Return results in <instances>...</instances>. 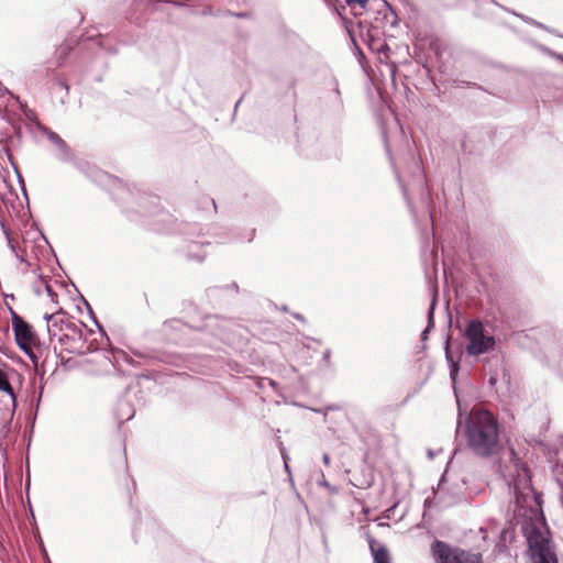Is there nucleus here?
Listing matches in <instances>:
<instances>
[{"label": "nucleus", "mask_w": 563, "mask_h": 563, "mask_svg": "<svg viewBox=\"0 0 563 563\" xmlns=\"http://www.w3.org/2000/svg\"><path fill=\"white\" fill-rule=\"evenodd\" d=\"M501 473L514 494V515L522 519V531L527 538L533 563H558L552 550L549 532L544 529L541 496L534 490L530 471L511 452Z\"/></svg>", "instance_id": "obj_1"}, {"label": "nucleus", "mask_w": 563, "mask_h": 563, "mask_svg": "<svg viewBox=\"0 0 563 563\" xmlns=\"http://www.w3.org/2000/svg\"><path fill=\"white\" fill-rule=\"evenodd\" d=\"M466 442L479 457H490L501 448L498 421L486 409L473 408L466 417Z\"/></svg>", "instance_id": "obj_2"}, {"label": "nucleus", "mask_w": 563, "mask_h": 563, "mask_svg": "<svg viewBox=\"0 0 563 563\" xmlns=\"http://www.w3.org/2000/svg\"><path fill=\"white\" fill-rule=\"evenodd\" d=\"M45 319L51 340L56 339L62 350L75 354H86L91 351L90 345L84 339L81 327L65 313H52L45 316Z\"/></svg>", "instance_id": "obj_3"}, {"label": "nucleus", "mask_w": 563, "mask_h": 563, "mask_svg": "<svg viewBox=\"0 0 563 563\" xmlns=\"http://www.w3.org/2000/svg\"><path fill=\"white\" fill-rule=\"evenodd\" d=\"M464 336L467 340L466 352L468 355L478 356L492 351L495 346V338L487 333L483 322L478 319L470 320Z\"/></svg>", "instance_id": "obj_4"}, {"label": "nucleus", "mask_w": 563, "mask_h": 563, "mask_svg": "<svg viewBox=\"0 0 563 563\" xmlns=\"http://www.w3.org/2000/svg\"><path fill=\"white\" fill-rule=\"evenodd\" d=\"M11 321L16 345L37 366L38 356L34 353L33 347L38 344V338L33 327L14 311L11 312Z\"/></svg>", "instance_id": "obj_5"}, {"label": "nucleus", "mask_w": 563, "mask_h": 563, "mask_svg": "<svg viewBox=\"0 0 563 563\" xmlns=\"http://www.w3.org/2000/svg\"><path fill=\"white\" fill-rule=\"evenodd\" d=\"M431 554L435 563H482L479 552L467 551L435 540L431 544Z\"/></svg>", "instance_id": "obj_6"}, {"label": "nucleus", "mask_w": 563, "mask_h": 563, "mask_svg": "<svg viewBox=\"0 0 563 563\" xmlns=\"http://www.w3.org/2000/svg\"><path fill=\"white\" fill-rule=\"evenodd\" d=\"M157 219H154L150 224L155 231L165 233H177L187 236L199 235L200 228L196 224H188L184 222H177V220L167 211L159 209L155 212Z\"/></svg>", "instance_id": "obj_7"}, {"label": "nucleus", "mask_w": 563, "mask_h": 563, "mask_svg": "<svg viewBox=\"0 0 563 563\" xmlns=\"http://www.w3.org/2000/svg\"><path fill=\"white\" fill-rule=\"evenodd\" d=\"M45 134L49 142L56 147V156L59 161L69 162L73 159L71 151L69 150L66 142L55 132L45 131Z\"/></svg>", "instance_id": "obj_8"}, {"label": "nucleus", "mask_w": 563, "mask_h": 563, "mask_svg": "<svg viewBox=\"0 0 563 563\" xmlns=\"http://www.w3.org/2000/svg\"><path fill=\"white\" fill-rule=\"evenodd\" d=\"M446 483H448V472H445L442 475V477L438 484V493L449 490V492H451V494L455 500L462 498L463 492H464L465 485H466L465 479L462 478L459 483H455L452 488H446V486H445Z\"/></svg>", "instance_id": "obj_9"}, {"label": "nucleus", "mask_w": 563, "mask_h": 563, "mask_svg": "<svg viewBox=\"0 0 563 563\" xmlns=\"http://www.w3.org/2000/svg\"><path fill=\"white\" fill-rule=\"evenodd\" d=\"M135 415V409L125 400L120 401L118 407V419L120 422L130 421Z\"/></svg>", "instance_id": "obj_10"}, {"label": "nucleus", "mask_w": 563, "mask_h": 563, "mask_svg": "<svg viewBox=\"0 0 563 563\" xmlns=\"http://www.w3.org/2000/svg\"><path fill=\"white\" fill-rule=\"evenodd\" d=\"M0 391L8 394L11 398L12 407L15 408V394L9 382L8 375L0 368Z\"/></svg>", "instance_id": "obj_11"}, {"label": "nucleus", "mask_w": 563, "mask_h": 563, "mask_svg": "<svg viewBox=\"0 0 563 563\" xmlns=\"http://www.w3.org/2000/svg\"><path fill=\"white\" fill-rule=\"evenodd\" d=\"M189 249H192V250H196L195 252H188L186 254V258L188 261H196V262H202L206 257V254L202 250V245L196 243V242H191L189 245H188Z\"/></svg>", "instance_id": "obj_12"}, {"label": "nucleus", "mask_w": 563, "mask_h": 563, "mask_svg": "<svg viewBox=\"0 0 563 563\" xmlns=\"http://www.w3.org/2000/svg\"><path fill=\"white\" fill-rule=\"evenodd\" d=\"M371 549L374 556V563H390L389 552L385 547H380L375 550L373 545H371Z\"/></svg>", "instance_id": "obj_13"}, {"label": "nucleus", "mask_w": 563, "mask_h": 563, "mask_svg": "<svg viewBox=\"0 0 563 563\" xmlns=\"http://www.w3.org/2000/svg\"><path fill=\"white\" fill-rule=\"evenodd\" d=\"M434 308H435V297H433V299L431 301V305L429 307V311H428V325H427V328L423 330V332L421 334L422 340H426L428 338L429 331L434 327V319H433Z\"/></svg>", "instance_id": "obj_14"}, {"label": "nucleus", "mask_w": 563, "mask_h": 563, "mask_svg": "<svg viewBox=\"0 0 563 563\" xmlns=\"http://www.w3.org/2000/svg\"><path fill=\"white\" fill-rule=\"evenodd\" d=\"M54 93H56L57 91H60L63 92V96L59 98V101L60 103H65V98L68 96V85L64 81V80H56L52 87Z\"/></svg>", "instance_id": "obj_15"}, {"label": "nucleus", "mask_w": 563, "mask_h": 563, "mask_svg": "<svg viewBox=\"0 0 563 563\" xmlns=\"http://www.w3.org/2000/svg\"><path fill=\"white\" fill-rule=\"evenodd\" d=\"M115 362L119 364V366L123 367V363L133 365V360L131 356H129L125 352H119L115 355ZM122 371L128 372V369L122 368Z\"/></svg>", "instance_id": "obj_16"}, {"label": "nucleus", "mask_w": 563, "mask_h": 563, "mask_svg": "<svg viewBox=\"0 0 563 563\" xmlns=\"http://www.w3.org/2000/svg\"><path fill=\"white\" fill-rule=\"evenodd\" d=\"M279 450H280V454H282V457H283V461H284V464H285V471L287 473H289L290 470H289L288 462H287L288 461V454L286 452V449L283 445V442H279Z\"/></svg>", "instance_id": "obj_17"}, {"label": "nucleus", "mask_w": 563, "mask_h": 563, "mask_svg": "<svg viewBox=\"0 0 563 563\" xmlns=\"http://www.w3.org/2000/svg\"><path fill=\"white\" fill-rule=\"evenodd\" d=\"M368 0H346V3L350 7L358 5L360 8L364 9L367 4Z\"/></svg>", "instance_id": "obj_18"}, {"label": "nucleus", "mask_w": 563, "mask_h": 563, "mask_svg": "<svg viewBox=\"0 0 563 563\" xmlns=\"http://www.w3.org/2000/svg\"><path fill=\"white\" fill-rule=\"evenodd\" d=\"M556 482H558V484L560 486V494L559 495H560V500H561V503L563 505V477H561V478L559 477L556 479Z\"/></svg>", "instance_id": "obj_19"}, {"label": "nucleus", "mask_w": 563, "mask_h": 563, "mask_svg": "<svg viewBox=\"0 0 563 563\" xmlns=\"http://www.w3.org/2000/svg\"><path fill=\"white\" fill-rule=\"evenodd\" d=\"M45 290L47 292V295L52 298V300L54 299V296H55V292L53 291L52 287L48 285V284H45Z\"/></svg>", "instance_id": "obj_20"}, {"label": "nucleus", "mask_w": 563, "mask_h": 563, "mask_svg": "<svg viewBox=\"0 0 563 563\" xmlns=\"http://www.w3.org/2000/svg\"><path fill=\"white\" fill-rule=\"evenodd\" d=\"M322 461L325 465H329L330 464V456L328 453H324L323 456H322Z\"/></svg>", "instance_id": "obj_21"}, {"label": "nucleus", "mask_w": 563, "mask_h": 563, "mask_svg": "<svg viewBox=\"0 0 563 563\" xmlns=\"http://www.w3.org/2000/svg\"><path fill=\"white\" fill-rule=\"evenodd\" d=\"M332 84H333L334 92L339 96L340 95V90H339L338 81L334 79Z\"/></svg>", "instance_id": "obj_22"}, {"label": "nucleus", "mask_w": 563, "mask_h": 563, "mask_svg": "<svg viewBox=\"0 0 563 563\" xmlns=\"http://www.w3.org/2000/svg\"><path fill=\"white\" fill-rule=\"evenodd\" d=\"M527 22L533 24V25H537L539 27H544L541 23L534 21V20H531V19H526Z\"/></svg>", "instance_id": "obj_23"}, {"label": "nucleus", "mask_w": 563, "mask_h": 563, "mask_svg": "<svg viewBox=\"0 0 563 563\" xmlns=\"http://www.w3.org/2000/svg\"><path fill=\"white\" fill-rule=\"evenodd\" d=\"M330 355H331L330 350L324 351V353H323V360H324L325 362H329V360H330Z\"/></svg>", "instance_id": "obj_24"}, {"label": "nucleus", "mask_w": 563, "mask_h": 563, "mask_svg": "<svg viewBox=\"0 0 563 563\" xmlns=\"http://www.w3.org/2000/svg\"><path fill=\"white\" fill-rule=\"evenodd\" d=\"M457 373V368L454 366L452 369H451V378L454 380L455 379V375Z\"/></svg>", "instance_id": "obj_25"}, {"label": "nucleus", "mask_w": 563, "mask_h": 563, "mask_svg": "<svg viewBox=\"0 0 563 563\" xmlns=\"http://www.w3.org/2000/svg\"><path fill=\"white\" fill-rule=\"evenodd\" d=\"M294 318H296L297 320L302 321V322L305 321L303 316H301L299 313H294Z\"/></svg>", "instance_id": "obj_26"}, {"label": "nucleus", "mask_w": 563, "mask_h": 563, "mask_svg": "<svg viewBox=\"0 0 563 563\" xmlns=\"http://www.w3.org/2000/svg\"><path fill=\"white\" fill-rule=\"evenodd\" d=\"M217 320H218V318H217V317H209V318H208V322H209V324H210V325H211V324H213V323H214V321H217Z\"/></svg>", "instance_id": "obj_27"}, {"label": "nucleus", "mask_w": 563, "mask_h": 563, "mask_svg": "<svg viewBox=\"0 0 563 563\" xmlns=\"http://www.w3.org/2000/svg\"><path fill=\"white\" fill-rule=\"evenodd\" d=\"M170 324H172L173 327H178V325H180V324H181V322H180L179 320H173V321L170 322Z\"/></svg>", "instance_id": "obj_28"}, {"label": "nucleus", "mask_w": 563, "mask_h": 563, "mask_svg": "<svg viewBox=\"0 0 563 563\" xmlns=\"http://www.w3.org/2000/svg\"><path fill=\"white\" fill-rule=\"evenodd\" d=\"M391 14L394 15V20L390 23L395 24L396 23V15H395L394 11H391Z\"/></svg>", "instance_id": "obj_29"}, {"label": "nucleus", "mask_w": 563, "mask_h": 563, "mask_svg": "<svg viewBox=\"0 0 563 563\" xmlns=\"http://www.w3.org/2000/svg\"><path fill=\"white\" fill-rule=\"evenodd\" d=\"M402 192H404V196L407 198V190L404 186H402Z\"/></svg>", "instance_id": "obj_30"}, {"label": "nucleus", "mask_w": 563, "mask_h": 563, "mask_svg": "<svg viewBox=\"0 0 563 563\" xmlns=\"http://www.w3.org/2000/svg\"><path fill=\"white\" fill-rule=\"evenodd\" d=\"M18 257H19V260H20L21 262H25V260L23 258V256H22V255H18Z\"/></svg>", "instance_id": "obj_31"}]
</instances>
